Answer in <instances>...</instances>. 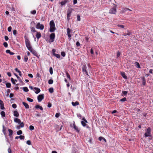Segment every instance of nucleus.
<instances>
[{"label": "nucleus", "mask_w": 153, "mask_h": 153, "mask_svg": "<svg viewBox=\"0 0 153 153\" xmlns=\"http://www.w3.org/2000/svg\"><path fill=\"white\" fill-rule=\"evenodd\" d=\"M60 114L59 113H57L55 114V117L56 118H58L60 116Z\"/></svg>", "instance_id": "obj_49"}, {"label": "nucleus", "mask_w": 153, "mask_h": 153, "mask_svg": "<svg viewBox=\"0 0 153 153\" xmlns=\"http://www.w3.org/2000/svg\"><path fill=\"white\" fill-rule=\"evenodd\" d=\"M5 131H6V129H5V128L4 127V125H3V130H2V131H3V133H4V134H5Z\"/></svg>", "instance_id": "obj_46"}, {"label": "nucleus", "mask_w": 153, "mask_h": 153, "mask_svg": "<svg viewBox=\"0 0 153 153\" xmlns=\"http://www.w3.org/2000/svg\"><path fill=\"white\" fill-rule=\"evenodd\" d=\"M44 98V95L42 94L38 96L37 99L39 102H41Z\"/></svg>", "instance_id": "obj_10"}, {"label": "nucleus", "mask_w": 153, "mask_h": 153, "mask_svg": "<svg viewBox=\"0 0 153 153\" xmlns=\"http://www.w3.org/2000/svg\"><path fill=\"white\" fill-rule=\"evenodd\" d=\"M72 104L73 106H76L79 104V103L78 102L76 101L75 102H72Z\"/></svg>", "instance_id": "obj_21"}, {"label": "nucleus", "mask_w": 153, "mask_h": 153, "mask_svg": "<svg viewBox=\"0 0 153 153\" xmlns=\"http://www.w3.org/2000/svg\"><path fill=\"white\" fill-rule=\"evenodd\" d=\"M1 114L2 116V117H5V112L4 111H2L1 113Z\"/></svg>", "instance_id": "obj_27"}, {"label": "nucleus", "mask_w": 153, "mask_h": 153, "mask_svg": "<svg viewBox=\"0 0 153 153\" xmlns=\"http://www.w3.org/2000/svg\"><path fill=\"white\" fill-rule=\"evenodd\" d=\"M14 121L20 125L21 127L22 128L24 126V124L23 122H21L20 120L17 118H14Z\"/></svg>", "instance_id": "obj_4"}, {"label": "nucleus", "mask_w": 153, "mask_h": 153, "mask_svg": "<svg viewBox=\"0 0 153 153\" xmlns=\"http://www.w3.org/2000/svg\"><path fill=\"white\" fill-rule=\"evenodd\" d=\"M14 74L16 77L20 82L23 83V82L22 81L21 79L17 75L16 73H14Z\"/></svg>", "instance_id": "obj_23"}, {"label": "nucleus", "mask_w": 153, "mask_h": 153, "mask_svg": "<svg viewBox=\"0 0 153 153\" xmlns=\"http://www.w3.org/2000/svg\"><path fill=\"white\" fill-rule=\"evenodd\" d=\"M55 37V34L54 33H52L50 35V39L49 40V42L51 44L54 41Z\"/></svg>", "instance_id": "obj_3"}, {"label": "nucleus", "mask_w": 153, "mask_h": 153, "mask_svg": "<svg viewBox=\"0 0 153 153\" xmlns=\"http://www.w3.org/2000/svg\"><path fill=\"white\" fill-rule=\"evenodd\" d=\"M48 82L49 84H52L53 83V80L51 79H49L48 81Z\"/></svg>", "instance_id": "obj_42"}, {"label": "nucleus", "mask_w": 153, "mask_h": 153, "mask_svg": "<svg viewBox=\"0 0 153 153\" xmlns=\"http://www.w3.org/2000/svg\"><path fill=\"white\" fill-rule=\"evenodd\" d=\"M19 138H20L21 140H24L25 137L24 136L22 135H20L19 136Z\"/></svg>", "instance_id": "obj_51"}, {"label": "nucleus", "mask_w": 153, "mask_h": 153, "mask_svg": "<svg viewBox=\"0 0 153 153\" xmlns=\"http://www.w3.org/2000/svg\"><path fill=\"white\" fill-rule=\"evenodd\" d=\"M117 10L116 7H114L110 9L109 11V13L111 14H115L116 13Z\"/></svg>", "instance_id": "obj_6"}, {"label": "nucleus", "mask_w": 153, "mask_h": 153, "mask_svg": "<svg viewBox=\"0 0 153 153\" xmlns=\"http://www.w3.org/2000/svg\"><path fill=\"white\" fill-rule=\"evenodd\" d=\"M16 133L18 135H20L22 134V130H19Z\"/></svg>", "instance_id": "obj_43"}, {"label": "nucleus", "mask_w": 153, "mask_h": 153, "mask_svg": "<svg viewBox=\"0 0 153 153\" xmlns=\"http://www.w3.org/2000/svg\"><path fill=\"white\" fill-rule=\"evenodd\" d=\"M61 55L63 57H64L65 55V53L64 51H62L61 52Z\"/></svg>", "instance_id": "obj_53"}, {"label": "nucleus", "mask_w": 153, "mask_h": 153, "mask_svg": "<svg viewBox=\"0 0 153 153\" xmlns=\"http://www.w3.org/2000/svg\"><path fill=\"white\" fill-rule=\"evenodd\" d=\"M8 152L9 153H12L11 150L10 148H9L8 149Z\"/></svg>", "instance_id": "obj_62"}, {"label": "nucleus", "mask_w": 153, "mask_h": 153, "mask_svg": "<svg viewBox=\"0 0 153 153\" xmlns=\"http://www.w3.org/2000/svg\"><path fill=\"white\" fill-rule=\"evenodd\" d=\"M87 67L85 65H84L82 67V71L83 73H85V74L87 75H88V74L87 71H86Z\"/></svg>", "instance_id": "obj_11"}, {"label": "nucleus", "mask_w": 153, "mask_h": 153, "mask_svg": "<svg viewBox=\"0 0 153 153\" xmlns=\"http://www.w3.org/2000/svg\"><path fill=\"white\" fill-rule=\"evenodd\" d=\"M71 31V30L69 28H68L67 29V34L68 35V36L70 38V40L71 39V35L70 34V32Z\"/></svg>", "instance_id": "obj_13"}, {"label": "nucleus", "mask_w": 153, "mask_h": 153, "mask_svg": "<svg viewBox=\"0 0 153 153\" xmlns=\"http://www.w3.org/2000/svg\"><path fill=\"white\" fill-rule=\"evenodd\" d=\"M6 52L7 53H9L10 55H13L15 54L14 53L11 52L10 50H6Z\"/></svg>", "instance_id": "obj_22"}, {"label": "nucleus", "mask_w": 153, "mask_h": 153, "mask_svg": "<svg viewBox=\"0 0 153 153\" xmlns=\"http://www.w3.org/2000/svg\"><path fill=\"white\" fill-rule=\"evenodd\" d=\"M8 131L9 132V136H11L13 134V131L12 130L10 129H8Z\"/></svg>", "instance_id": "obj_30"}, {"label": "nucleus", "mask_w": 153, "mask_h": 153, "mask_svg": "<svg viewBox=\"0 0 153 153\" xmlns=\"http://www.w3.org/2000/svg\"><path fill=\"white\" fill-rule=\"evenodd\" d=\"M13 34L15 35L16 33H17V31L16 30H13Z\"/></svg>", "instance_id": "obj_61"}, {"label": "nucleus", "mask_w": 153, "mask_h": 153, "mask_svg": "<svg viewBox=\"0 0 153 153\" xmlns=\"http://www.w3.org/2000/svg\"><path fill=\"white\" fill-rule=\"evenodd\" d=\"M34 89L36 90L35 93L36 94H38L39 93L40 91V90L39 88L37 87H34Z\"/></svg>", "instance_id": "obj_16"}, {"label": "nucleus", "mask_w": 153, "mask_h": 153, "mask_svg": "<svg viewBox=\"0 0 153 153\" xmlns=\"http://www.w3.org/2000/svg\"><path fill=\"white\" fill-rule=\"evenodd\" d=\"M12 107L14 108H16L17 107L15 103H13L12 105Z\"/></svg>", "instance_id": "obj_54"}, {"label": "nucleus", "mask_w": 153, "mask_h": 153, "mask_svg": "<svg viewBox=\"0 0 153 153\" xmlns=\"http://www.w3.org/2000/svg\"><path fill=\"white\" fill-rule=\"evenodd\" d=\"M128 8H123L122 10V12L124 13L125 12L128 10Z\"/></svg>", "instance_id": "obj_48"}, {"label": "nucleus", "mask_w": 153, "mask_h": 153, "mask_svg": "<svg viewBox=\"0 0 153 153\" xmlns=\"http://www.w3.org/2000/svg\"><path fill=\"white\" fill-rule=\"evenodd\" d=\"M25 43L26 47L28 50L32 48L30 42L29 40L27 39V37L25 36Z\"/></svg>", "instance_id": "obj_2"}, {"label": "nucleus", "mask_w": 153, "mask_h": 153, "mask_svg": "<svg viewBox=\"0 0 153 153\" xmlns=\"http://www.w3.org/2000/svg\"><path fill=\"white\" fill-rule=\"evenodd\" d=\"M122 93H123V94L125 95H126L128 93V92L127 91H122Z\"/></svg>", "instance_id": "obj_58"}, {"label": "nucleus", "mask_w": 153, "mask_h": 153, "mask_svg": "<svg viewBox=\"0 0 153 153\" xmlns=\"http://www.w3.org/2000/svg\"><path fill=\"white\" fill-rule=\"evenodd\" d=\"M135 64L136 65V66L137 68H140V66L139 65V63L137 62H136L135 63Z\"/></svg>", "instance_id": "obj_32"}, {"label": "nucleus", "mask_w": 153, "mask_h": 153, "mask_svg": "<svg viewBox=\"0 0 153 153\" xmlns=\"http://www.w3.org/2000/svg\"><path fill=\"white\" fill-rule=\"evenodd\" d=\"M30 13L34 15L36 13V10H33L32 11H31Z\"/></svg>", "instance_id": "obj_52"}, {"label": "nucleus", "mask_w": 153, "mask_h": 153, "mask_svg": "<svg viewBox=\"0 0 153 153\" xmlns=\"http://www.w3.org/2000/svg\"><path fill=\"white\" fill-rule=\"evenodd\" d=\"M56 51V50L55 49H52V52L53 55L56 57V58L59 59L60 57V55L58 54H56L55 53Z\"/></svg>", "instance_id": "obj_8"}, {"label": "nucleus", "mask_w": 153, "mask_h": 153, "mask_svg": "<svg viewBox=\"0 0 153 153\" xmlns=\"http://www.w3.org/2000/svg\"><path fill=\"white\" fill-rule=\"evenodd\" d=\"M142 84L143 85H145L146 84V80L144 77L142 78Z\"/></svg>", "instance_id": "obj_26"}, {"label": "nucleus", "mask_w": 153, "mask_h": 153, "mask_svg": "<svg viewBox=\"0 0 153 153\" xmlns=\"http://www.w3.org/2000/svg\"><path fill=\"white\" fill-rule=\"evenodd\" d=\"M36 113L35 114V115L37 117H40L41 116V115L39 114V113L36 111Z\"/></svg>", "instance_id": "obj_37"}, {"label": "nucleus", "mask_w": 153, "mask_h": 153, "mask_svg": "<svg viewBox=\"0 0 153 153\" xmlns=\"http://www.w3.org/2000/svg\"><path fill=\"white\" fill-rule=\"evenodd\" d=\"M86 123L85 122V121H81V123L83 127H85L86 126Z\"/></svg>", "instance_id": "obj_31"}, {"label": "nucleus", "mask_w": 153, "mask_h": 153, "mask_svg": "<svg viewBox=\"0 0 153 153\" xmlns=\"http://www.w3.org/2000/svg\"><path fill=\"white\" fill-rule=\"evenodd\" d=\"M68 0H65L64 1H62L60 2L61 6L65 5L66 3L68 2Z\"/></svg>", "instance_id": "obj_17"}, {"label": "nucleus", "mask_w": 153, "mask_h": 153, "mask_svg": "<svg viewBox=\"0 0 153 153\" xmlns=\"http://www.w3.org/2000/svg\"><path fill=\"white\" fill-rule=\"evenodd\" d=\"M121 76H122V77L125 79H127V76L125 74V73L124 72H123L121 73Z\"/></svg>", "instance_id": "obj_25"}, {"label": "nucleus", "mask_w": 153, "mask_h": 153, "mask_svg": "<svg viewBox=\"0 0 153 153\" xmlns=\"http://www.w3.org/2000/svg\"><path fill=\"white\" fill-rule=\"evenodd\" d=\"M31 32H37L35 30V28L33 27H32L31 28Z\"/></svg>", "instance_id": "obj_34"}, {"label": "nucleus", "mask_w": 153, "mask_h": 153, "mask_svg": "<svg viewBox=\"0 0 153 153\" xmlns=\"http://www.w3.org/2000/svg\"><path fill=\"white\" fill-rule=\"evenodd\" d=\"M3 45L5 47H7L8 46V44L6 42H4L3 43Z\"/></svg>", "instance_id": "obj_55"}, {"label": "nucleus", "mask_w": 153, "mask_h": 153, "mask_svg": "<svg viewBox=\"0 0 153 153\" xmlns=\"http://www.w3.org/2000/svg\"><path fill=\"white\" fill-rule=\"evenodd\" d=\"M24 59V61L25 62H27L28 59V58L27 56L26 55L25 56Z\"/></svg>", "instance_id": "obj_41"}, {"label": "nucleus", "mask_w": 153, "mask_h": 153, "mask_svg": "<svg viewBox=\"0 0 153 153\" xmlns=\"http://www.w3.org/2000/svg\"><path fill=\"white\" fill-rule=\"evenodd\" d=\"M77 20L78 21H80L81 20L80 17L79 15H77Z\"/></svg>", "instance_id": "obj_44"}, {"label": "nucleus", "mask_w": 153, "mask_h": 153, "mask_svg": "<svg viewBox=\"0 0 153 153\" xmlns=\"http://www.w3.org/2000/svg\"><path fill=\"white\" fill-rule=\"evenodd\" d=\"M52 106V104L50 103V102H49L48 103V108H50Z\"/></svg>", "instance_id": "obj_59"}, {"label": "nucleus", "mask_w": 153, "mask_h": 153, "mask_svg": "<svg viewBox=\"0 0 153 153\" xmlns=\"http://www.w3.org/2000/svg\"><path fill=\"white\" fill-rule=\"evenodd\" d=\"M50 31L53 32L56 30L55 24L53 20L51 21L50 22Z\"/></svg>", "instance_id": "obj_1"}, {"label": "nucleus", "mask_w": 153, "mask_h": 153, "mask_svg": "<svg viewBox=\"0 0 153 153\" xmlns=\"http://www.w3.org/2000/svg\"><path fill=\"white\" fill-rule=\"evenodd\" d=\"M151 134V128L150 127H149L146 130V132L144 134L145 137H146L149 136H150Z\"/></svg>", "instance_id": "obj_5"}, {"label": "nucleus", "mask_w": 153, "mask_h": 153, "mask_svg": "<svg viewBox=\"0 0 153 153\" xmlns=\"http://www.w3.org/2000/svg\"><path fill=\"white\" fill-rule=\"evenodd\" d=\"M49 91L51 93H53V88H49Z\"/></svg>", "instance_id": "obj_36"}, {"label": "nucleus", "mask_w": 153, "mask_h": 153, "mask_svg": "<svg viewBox=\"0 0 153 153\" xmlns=\"http://www.w3.org/2000/svg\"><path fill=\"white\" fill-rule=\"evenodd\" d=\"M6 87L7 88H10L11 86V83H9V82L7 83L6 84Z\"/></svg>", "instance_id": "obj_29"}, {"label": "nucleus", "mask_w": 153, "mask_h": 153, "mask_svg": "<svg viewBox=\"0 0 153 153\" xmlns=\"http://www.w3.org/2000/svg\"><path fill=\"white\" fill-rule=\"evenodd\" d=\"M29 129L30 130H32L34 129V128L33 126L31 125L29 126Z\"/></svg>", "instance_id": "obj_47"}, {"label": "nucleus", "mask_w": 153, "mask_h": 153, "mask_svg": "<svg viewBox=\"0 0 153 153\" xmlns=\"http://www.w3.org/2000/svg\"><path fill=\"white\" fill-rule=\"evenodd\" d=\"M36 28L37 29H40L41 30H43L44 28V26L42 24H40L39 22L37 23Z\"/></svg>", "instance_id": "obj_7"}, {"label": "nucleus", "mask_w": 153, "mask_h": 153, "mask_svg": "<svg viewBox=\"0 0 153 153\" xmlns=\"http://www.w3.org/2000/svg\"><path fill=\"white\" fill-rule=\"evenodd\" d=\"M11 29H12V27L11 26L7 28L8 31L9 32H10L11 31Z\"/></svg>", "instance_id": "obj_56"}, {"label": "nucleus", "mask_w": 153, "mask_h": 153, "mask_svg": "<svg viewBox=\"0 0 153 153\" xmlns=\"http://www.w3.org/2000/svg\"><path fill=\"white\" fill-rule=\"evenodd\" d=\"M117 26L118 27H119L120 28H123L125 27V26L124 25H121L118 24L117 25Z\"/></svg>", "instance_id": "obj_38"}, {"label": "nucleus", "mask_w": 153, "mask_h": 153, "mask_svg": "<svg viewBox=\"0 0 153 153\" xmlns=\"http://www.w3.org/2000/svg\"><path fill=\"white\" fill-rule=\"evenodd\" d=\"M27 144L28 145H30L31 144V141L30 140H28L27 141Z\"/></svg>", "instance_id": "obj_57"}, {"label": "nucleus", "mask_w": 153, "mask_h": 153, "mask_svg": "<svg viewBox=\"0 0 153 153\" xmlns=\"http://www.w3.org/2000/svg\"><path fill=\"white\" fill-rule=\"evenodd\" d=\"M27 100L30 102H32L33 101V100L29 97H27Z\"/></svg>", "instance_id": "obj_35"}, {"label": "nucleus", "mask_w": 153, "mask_h": 153, "mask_svg": "<svg viewBox=\"0 0 153 153\" xmlns=\"http://www.w3.org/2000/svg\"><path fill=\"white\" fill-rule=\"evenodd\" d=\"M126 101V97H124L121 99L120 100V101L121 102H125Z\"/></svg>", "instance_id": "obj_45"}, {"label": "nucleus", "mask_w": 153, "mask_h": 153, "mask_svg": "<svg viewBox=\"0 0 153 153\" xmlns=\"http://www.w3.org/2000/svg\"><path fill=\"white\" fill-rule=\"evenodd\" d=\"M67 20L69 21L71 19V14H67Z\"/></svg>", "instance_id": "obj_33"}, {"label": "nucleus", "mask_w": 153, "mask_h": 153, "mask_svg": "<svg viewBox=\"0 0 153 153\" xmlns=\"http://www.w3.org/2000/svg\"><path fill=\"white\" fill-rule=\"evenodd\" d=\"M4 104L2 101L0 100V108L1 109H5V108L4 107Z\"/></svg>", "instance_id": "obj_14"}, {"label": "nucleus", "mask_w": 153, "mask_h": 153, "mask_svg": "<svg viewBox=\"0 0 153 153\" xmlns=\"http://www.w3.org/2000/svg\"><path fill=\"white\" fill-rule=\"evenodd\" d=\"M28 75L29 77L30 78H33V75L32 74H28Z\"/></svg>", "instance_id": "obj_60"}, {"label": "nucleus", "mask_w": 153, "mask_h": 153, "mask_svg": "<svg viewBox=\"0 0 153 153\" xmlns=\"http://www.w3.org/2000/svg\"><path fill=\"white\" fill-rule=\"evenodd\" d=\"M13 115L15 117H18L19 116V114L17 111H14L13 112Z\"/></svg>", "instance_id": "obj_18"}, {"label": "nucleus", "mask_w": 153, "mask_h": 153, "mask_svg": "<svg viewBox=\"0 0 153 153\" xmlns=\"http://www.w3.org/2000/svg\"><path fill=\"white\" fill-rule=\"evenodd\" d=\"M22 103L23 105L25 106L26 108L28 109L29 108V105L27 103L25 102H23Z\"/></svg>", "instance_id": "obj_20"}, {"label": "nucleus", "mask_w": 153, "mask_h": 153, "mask_svg": "<svg viewBox=\"0 0 153 153\" xmlns=\"http://www.w3.org/2000/svg\"><path fill=\"white\" fill-rule=\"evenodd\" d=\"M32 53H33L34 56H36L37 57L39 58L38 54L32 48L29 50Z\"/></svg>", "instance_id": "obj_9"}, {"label": "nucleus", "mask_w": 153, "mask_h": 153, "mask_svg": "<svg viewBox=\"0 0 153 153\" xmlns=\"http://www.w3.org/2000/svg\"><path fill=\"white\" fill-rule=\"evenodd\" d=\"M73 128L74 129V130L77 133H79L80 129L78 128V127L76 126L75 124V122L74 121L73 124Z\"/></svg>", "instance_id": "obj_12"}, {"label": "nucleus", "mask_w": 153, "mask_h": 153, "mask_svg": "<svg viewBox=\"0 0 153 153\" xmlns=\"http://www.w3.org/2000/svg\"><path fill=\"white\" fill-rule=\"evenodd\" d=\"M36 37L37 38V39H39L42 36L40 32H36Z\"/></svg>", "instance_id": "obj_15"}, {"label": "nucleus", "mask_w": 153, "mask_h": 153, "mask_svg": "<svg viewBox=\"0 0 153 153\" xmlns=\"http://www.w3.org/2000/svg\"><path fill=\"white\" fill-rule=\"evenodd\" d=\"M11 81L12 83L13 84H16V83H15V82L14 81V79L13 78H11Z\"/></svg>", "instance_id": "obj_50"}, {"label": "nucleus", "mask_w": 153, "mask_h": 153, "mask_svg": "<svg viewBox=\"0 0 153 153\" xmlns=\"http://www.w3.org/2000/svg\"><path fill=\"white\" fill-rule=\"evenodd\" d=\"M22 88L23 91L25 92H28L29 91V90L27 88V87H24Z\"/></svg>", "instance_id": "obj_28"}, {"label": "nucleus", "mask_w": 153, "mask_h": 153, "mask_svg": "<svg viewBox=\"0 0 153 153\" xmlns=\"http://www.w3.org/2000/svg\"><path fill=\"white\" fill-rule=\"evenodd\" d=\"M76 45L77 46H79L80 44L79 42L77 41L76 43Z\"/></svg>", "instance_id": "obj_63"}, {"label": "nucleus", "mask_w": 153, "mask_h": 153, "mask_svg": "<svg viewBox=\"0 0 153 153\" xmlns=\"http://www.w3.org/2000/svg\"><path fill=\"white\" fill-rule=\"evenodd\" d=\"M13 96H14V94L13 93H11L10 94L9 97H10V98H12V97H13Z\"/></svg>", "instance_id": "obj_64"}, {"label": "nucleus", "mask_w": 153, "mask_h": 153, "mask_svg": "<svg viewBox=\"0 0 153 153\" xmlns=\"http://www.w3.org/2000/svg\"><path fill=\"white\" fill-rule=\"evenodd\" d=\"M35 108H39L41 111H42L43 108L42 106H40L39 105H37L35 106Z\"/></svg>", "instance_id": "obj_24"}, {"label": "nucleus", "mask_w": 153, "mask_h": 153, "mask_svg": "<svg viewBox=\"0 0 153 153\" xmlns=\"http://www.w3.org/2000/svg\"><path fill=\"white\" fill-rule=\"evenodd\" d=\"M66 73L67 77L70 80L71 79L69 74L67 72H66Z\"/></svg>", "instance_id": "obj_40"}, {"label": "nucleus", "mask_w": 153, "mask_h": 153, "mask_svg": "<svg viewBox=\"0 0 153 153\" xmlns=\"http://www.w3.org/2000/svg\"><path fill=\"white\" fill-rule=\"evenodd\" d=\"M49 71L50 74L52 75L53 74V70L52 67H51L49 69Z\"/></svg>", "instance_id": "obj_39"}, {"label": "nucleus", "mask_w": 153, "mask_h": 153, "mask_svg": "<svg viewBox=\"0 0 153 153\" xmlns=\"http://www.w3.org/2000/svg\"><path fill=\"white\" fill-rule=\"evenodd\" d=\"M73 9L72 8H68L67 11V14H71L72 12Z\"/></svg>", "instance_id": "obj_19"}]
</instances>
